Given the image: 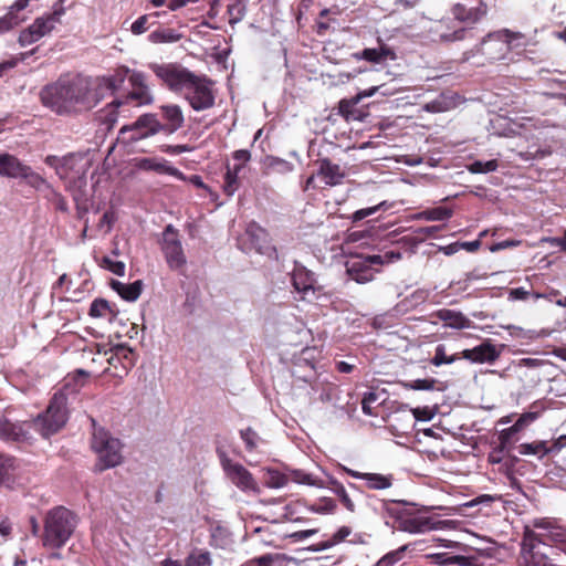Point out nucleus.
<instances>
[{
  "mask_svg": "<svg viewBox=\"0 0 566 566\" xmlns=\"http://www.w3.org/2000/svg\"><path fill=\"white\" fill-rule=\"evenodd\" d=\"M384 263V258L378 254L358 258L348 263L347 272L356 282L366 283L374 279L373 266Z\"/></svg>",
  "mask_w": 566,
  "mask_h": 566,
  "instance_id": "nucleus-17",
  "label": "nucleus"
},
{
  "mask_svg": "<svg viewBox=\"0 0 566 566\" xmlns=\"http://www.w3.org/2000/svg\"><path fill=\"white\" fill-rule=\"evenodd\" d=\"M73 198L76 202V211L78 219H84L91 208H93V195L95 184H87L86 179H72L70 185Z\"/></svg>",
  "mask_w": 566,
  "mask_h": 566,
  "instance_id": "nucleus-18",
  "label": "nucleus"
},
{
  "mask_svg": "<svg viewBox=\"0 0 566 566\" xmlns=\"http://www.w3.org/2000/svg\"><path fill=\"white\" fill-rule=\"evenodd\" d=\"M441 545L454 552L428 554L426 557L436 565L483 566L481 555L471 546L450 539H438Z\"/></svg>",
  "mask_w": 566,
  "mask_h": 566,
  "instance_id": "nucleus-5",
  "label": "nucleus"
},
{
  "mask_svg": "<svg viewBox=\"0 0 566 566\" xmlns=\"http://www.w3.org/2000/svg\"><path fill=\"white\" fill-rule=\"evenodd\" d=\"M161 249L166 261L171 269H180L186 264V255L177 230L167 226L163 232Z\"/></svg>",
  "mask_w": 566,
  "mask_h": 566,
  "instance_id": "nucleus-16",
  "label": "nucleus"
},
{
  "mask_svg": "<svg viewBox=\"0 0 566 566\" xmlns=\"http://www.w3.org/2000/svg\"><path fill=\"white\" fill-rule=\"evenodd\" d=\"M492 39L501 42L504 46V49H501L504 51V53L499 56H492L494 60L504 57L505 53L509 51L525 48L531 44V40L525 34L521 32H514L509 29H502L493 34H489L488 39L483 41V45H485Z\"/></svg>",
  "mask_w": 566,
  "mask_h": 566,
  "instance_id": "nucleus-19",
  "label": "nucleus"
},
{
  "mask_svg": "<svg viewBox=\"0 0 566 566\" xmlns=\"http://www.w3.org/2000/svg\"><path fill=\"white\" fill-rule=\"evenodd\" d=\"M410 412L412 413V418H410L408 428L413 427V420L430 421L434 416V411L429 407L411 408Z\"/></svg>",
  "mask_w": 566,
  "mask_h": 566,
  "instance_id": "nucleus-46",
  "label": "nucleus"
},
{
  "mask_svg": "<svg viewBox=\"0 0 566 566\" xmlns=\"http://www.w3.org/2000/svg\"><path fill=\"white\" fill-rule=\"evenodd\" d=\"M115 221V213L113 211H106L97 223V229L104 231V233H109Z\"/></svg>",
  "mask_w": 566,
  "mask_h": 566,
  "instance_id": "nucleus-54",
  "label": "nucleus"
},
{
  "mask_svg": "<svg viewBox=\"0 0 566 566\" xmlns=\"http://www.w3.org/2000/svg\"><path fill=\"white\" fill-rule=\"evenodd\" d=\"M221 465L226 472L227 478L243 493L259 495L261 488L252 473L245 469L241 463L234 462L231 459L221 458Z\"/></svg>",
  "mask_w": 566,
  "mask_h": 566,
  "instance_id": "nucleus-11",
  "label": "nucleus"
},
{
  "mask_svg": "<svg viewBox=\"0 0 566 566\" xmlns=\"http://www.w3.org/2000/svg\"><path fill=\"white\" fill-rule=\"evenodd\" d=\"M159 17V13L156 12L154 14H144L139 17L133 24L130 25V31L135 35H139L145 33L153 24L156 23V18Z\"/></svg>",
  "mask_w": 566,
  "mask_h": 566,
  "instance_id": "nucleus-41",
  "label": "nucleus"
},
{
  "mask_svg": "<svg viewBox=\"0 0 566 566\" xmlns=\"http://www.w3.org/2000/svg\"><path fill=\"white\" fill-rule=\"evenodd\" d=\"M389 50L385 46L374 48V49H365L361 52H357L354 54L356 59H364L371 63H380L386 60Z\"/></svg>",
  "mask_w": 566,
  "mask_h": 566,
  "instance_id": "nucleus-39",
  "label": "nucleus"
},
{
  "mask_svg": "<svg viewBox=\"0 0 566 566\" xmlns=\"http://www.w3.org/2000/svg\"><path fill=\"white\" fill-rule=\"evenodd\" d=\"M287 475L291 480L300 484L317 488L323 486L322 480H319L317 476H314L313 474L304 472L303 470L290 469Z\"/></svg>",
  "mask_w": 566,
  "mask_h": 566,
  "instance_id": "nucleus-38",
  "label": "nucleus"
},
{
  "mask_svg": "<svg viewBox=\"0 0 566 566\" xmlns=\"http://www.w3.org/2000/svg\"><path fill=\"white\" fill-rule=\"evenodd\" d=\"M45 163L54 168L59 177H84L90 166L86 158L73 154L64 157L48 156Z\"/></svg>",
  "mask_w": 566,
  "mask_h": 566,
  "instance_id": "nucleus-14",
  "label": "nucleus"
},
{
  "mask_svg": "<svg viewBox=\"0 0 566 566\" xmlns=\"http://www.w3.org/2000/svg\"><path fill=\"white\" fill-rule=\"evenodd\" d=\"M444 319H450L449 325L454 328H467L470 326V319L461 313L447 311Z\"/></svg>",
  "mask_w": 566,
  "mask_h": 566,
  "instance_id": "nucleus-49",
  "label": "nucleus"
},
{
  "mask_svg": "<svg viewBox=\"0 0 566 566\" xmlns=\"http://www.w3.org/2000/svg\"><path fill=\"white\" fill-rule=\"evenodd\" d=\"M461 357L475 364L494 363L500 357V352L489 340L461 352Z\"/></svg>",
  "mask_w": 566,
  "mask_h": 566,
  "instance_id": "nucleus-23",
  "label": "nucleus"
},
{
  "mask_svg": "<svg viewBox=\"0 0 566 566\" xmlns=\"http://www.w3.org/2000/svg\"><path fill=\"white\" fill-rule=\"evenodd\" d=\"M128 82L132 86L130 92L123 97L127 104L135 101L138 106L150 105L155 101L154 93L147 82V76L139 71L128 69L127 75Z\"/></svg>",
  "mask_w": 566,
  "mask_h": 566,
  "instance_id": "nucleus-15",
  "label": "nucleus"
},
{
  "mask_svg": "<svg viewBox=\"0 0 566 566\" xmlns=\"http://www.w3.org/2000/svg\"><path fill=\"white\" fill-rule=\"evenodd\" d=\"M161 112V132L171 135L184 127L185 116L177 104H164L159 106Z\"/></svg>",
  "mask_w": 566,
  "mask_h": 566,
  "instance_id": "nucleus-21",
  "label": "nucleus"
},
{
  "mask_svg": "<svg viewBox=\"0 0 566 566\" xmlns=\"http://www.w3.org/2000/svg\"><path fill=\"white\" fill-rule=\"evenodd\" d=\"M499 163L496 159L474 160L468 165V169L472 174H488L496 170Z\"/></svg>",
  "mask_w": 566,
  "mask_h": 566,
  "instance_id": "nucleus-43",
  "label": "nucleus"
},
{
  "mask_svg": "<svg viewBox=\"0 0 566 566\" xmlns=\"http://www.w3.org/2000/svg\"><path fill=\"white\" fill-rule=\"evenodd\" d=\"M451 22V19H442L436 22L430 29V32L433 34L432 39L434 41L439 40L440 42H454L463 40L467 30L464 28L452 30V28L449 25Z\"/></svg>",
  "mask_w": 566,
  "mask_h": 566,
  "instance_id": "nucleus-24",
  "label": "nucleus"
},
{
  "mask_svg": "<svg viewBox=\"0 0 566 566\" xmlns=\"http://www.w3.org/2000/svg\"><path fill=\"white\" fill-rule=\"evenodd\" d=\"M25 20V17L15 13V11L9 9L8 13L0 18V33L7 32L14 27L19 25Z\"/></svg>",
  "mask_w": 566,
  "mask_h": 566,
  "instance_id": "nucleus-42",
  "label": "nucleus"
},
{
  "mask_svg": "<svg viewBox=\"0 0 566 566\" xmlns=\"http://www.w3.org/2000/svg\"><path fill=\"white\" fill-rule=\"evenodd\" d=\"M184 97L196 112L211 108L216 99L213 82L206 76L196 75L184 92Z\"/></svg>",
  "mask_w": 566,
  "mask_h": 566,
  "instance_id": "nucleus-10",
  "label": "nucleus"
},
{
  "mask_svg": "<svg viewBox=\"0 0 566 566\" xmlns=\"http://www.w3.org/2000/svg\"><path fill=\"white\" fill-rule=\"evenodd\" d=\"M181 39V34L174 29H159L148 35V41L154 44L175 43Z\"/></svg>",
  "mask_w": 566,
  "mask_h": 566,
  "instance_id": "nucleus-35",
  "label": "nucleus"
},
{
  "mask_svg": "<svg viewBox=\"0 0 566 566\" xmlns=\"http://www.w3.org/2000/svg\"><path fill=\"white\" fill-rule=\"evenodd\" d=\"M149 69L172 92H184L196 74L176 63H151Z\"/></svg>",
  "mask_w": 566,
  "mask_h": 566,
  "instance_id": "nucleus-9",
  "label": "nucleus"
},
{
  "mask_svg": "<svg viewBox=\"0 0 566 566\" xmlns=\"http://www.w3.org/2000/svg\"><path fill=\"white\" fill-rule=\"evenodd\" d=\"M410 546H411L410 544H406V545H402V546L398 547L395 551H391V555H390L391 565L394 563L402 559L405 552L408 551L410 548Z\"/></svg>",
  "mask_w": 566,
  "mask_h": 566,
  "instance_id": "nucleus-63",
  "label": "nucleus"
},
{
  "mask_svg": "<svg viewBox=\"0 0 566 566\" xmlns=\"http://www.w3.org/2000/svg\"><path fill=\"white\" fill-rule=\"evenodd\" d=\"M395 151L391 153V159L396 163H403L409 166L418 165L422 161V158L419 155L411 154L407 155L401 151L397 145H394Z\"/></svg>",
  "mask_w": 566,
  "mask_h": 566,
  "instance_id": "nucleus-44",
  "label": "nucleus"
},
{
  "mask_svg": "<svg viewBox=\"0 0 566 566\" xmlns=\"http://www.w3.org/2000/svg\"><path fill=\"white\" fill-rule=\"evenodd\" d=\"M391 504L398 505L396 507L391 506L392 530L421 534L453 527V521L441 520L438 515H428L427 510L417 509L413 503L391 499Z\"/></svg>",
  "mask_w": 566,
  "mask_h": 566,
  "instance_id": "nucleus-3",
  "label": "nucleus"
},
{
  "mask_svg": "<svg viewBox=\"0 0 566 566\" xmlns=\"http://www.w3.org/2000/svg\"><path fill=\"white\" fill-rule=\"evenodd\" d=\"M0 175L7 177H29L31 170L22 165L14 156L0 154Z\"/></svg>",
  "mask_w": 566,
  "mask_h": 566,
  "instance_id": "nucleus-25",
  "label": "nucleus"
},
{
  "mask_svg": "<svg viewBox=\"0 0 566 566\" xmlns=\"http://www.w3.org/2000/svg\"><path fill=\"white\" fill-rule=\"evenodd\" d=\"M136 166L146 172L177 176V170L164 159L142 158L136 160Z\"/></svg>",
  "mask_w": 566,
  "mask_h": 566,
  "instance_id": "nucleus-29",
  "label": "nucleus"
},
{
  "mask_svg": "<svg viewBox=\"0 0 566 566\" xmlns=\"http://www.w3.org/2000/svg\"><path fill=\"white\" fill-rule=\"evenodd\" d=\"M566 527L557 518L536 517L523 528L521 557L525 566H566Z\"/></svg>",
  "mask_w": 566,
  "mask_h": 566,
  "instance_id": "nucleus-2",
  "label": "nucleus"
},
{
  "mask_svg": "<svg viewBox=\"0 0 566 566\" xmlns=\"http://www.w3.org/2000/svg\"><path fill=\"white\" fill-rule=\"evenodd\" d=\"M264 472H265L264 483L268 488L280 489V488L285 486L290 481V478L287 474L281 473L280 471H277L275 469L268 468L264 470Z\"/></svg>",
  "mask_w": 566,
  "mask_h": 566,
  "instance_id": "nucleus-36",
  "label": "nucleus"
},
{
  "mask_svg": "<svg viewBox=\"0 0 566 566\" xmlns=\"http://www.w3.org/2000/svg\"><path fill=\"white\" fill-rule=\"evenodd\" d=\"M481 247L480 240H474L470 242H460V249H463L468 252L474 253L476 252Z\"/></svg>",
  "mask_w": 566,
  "mask_h": 566,
  "instance_id": "nucleus-64",
  "label": "nucleus"
},
{
  "mask_svg": "<svg viewBox=\"0 0 566 566\" xmlns=\"http://www.w3.org/2000/svg\"><path fill=\"white\" fill-rule=\"evenodd\" d=\"M92 448L98 457L95 469L99 472L117 467L123 461L119 440L111 437L104 429L94 430Z\"/></svg>",
  "mask_w": 566,
  "mask_h": 566,
  "instance_id": "nucleus-7",
  "label": "nucleus"
},
{
  "mask_svg": "<svg viewBox=\"0 0 566 566\" xmlns=\"http://www.w3.org/2000/svg\"><path fill=\"white\" fill-rule=\"evenodd\" d=\"M378 90L379 86H373L368 90L358 93L356 96L349 99H342L338 103L339 113L347 120H363L366 116V113L361 109H358L357 105L363 98L373 96Z\"/></svg>",
  "mask_w": 566,
  "mask_h": 566,
  "instance_id": "nucleus-20",
  "label": "nucleus"
},
{
  "mask_svg": "<svg viewBox=\"0 0 566 566\" xmlns=\"http://www.w3.org/2000/svg\"><path fill=\"white\" fill-rule=\"evenodd\" d=\"M211 557L209 552H197L189 555L186 566H210Z\"/></svg>",
  "mask_w": 566,
  "mask_h": 566,
  "instance_id": "nucleus-48",
  "label": "nucleus"
},
{
  "mask_svg": "<svg viewBox=\"0 0 566 566\" xmlns=\"http://www.w3.org/2000/svg\"><path fill=\"white\" fill-rule=\"evenodd\" d=\"M90 375L91 371H87L85 369L75 370L74 374H70L65 378L64 388H70L73 392H76L86 384V379L90 377Z\"/></svg>",
  "mask_w": 566,
  "mask_h": 566,
  "instance_id": "nucleus-40",
  "label": "nucleus"
},
{
  "mask_svg": "<svg viewBox=\"0 0 566 566\" xmlns=\"http://www.w3.org/2000/svg\"><path fill=\"white\" fill-rule=\"evenodd\" d=\"M13 468V460L0 454V484L9 479Z\"/></svg>",
  "mask_w": 566,
  "mask_h": 566,
  "instance_id": "nucleus-53",
  "label": "nucleus"
},
{
  "mask_svg": "<svg viewBox=\"0 0 566 566\" xmlns=\"http://www.w3.org/2000/svg\"><path fill=\"white\" fill-rule=\"evenodd\" d=\"M222 187L227 196H232L239 189V179H226Z\"/></svg>",
  "mask_w": 566,
  "mask_h": 566,
  "instance_id": "nucleus-59",
  "label": "nucleus"
},
{
  "mask_svg": "<svg viewBox=\"0 0 566 566\" xmlns=\"http://www.w3.org/2000/svg\"><path fill=\"white\" fill-rule=\"evenodd\" d=\"M23 423H13L6 418H0V438L8 441H24L29 438V430Z\"/></svg>",
  "mask_w": 566,
  "mask_h": 566,
  "instance_id": "nucleus-27",
  "label": "nucleus"
},
{
  "mask_svg": "<svg viewBox=\"0 0 566 566\" xmlns=\"http://www.w3.org/2000/svg\"><path fill=\"white\" fill-rule=\"evenodd\" d=\"M566 447V436H560L549 447L546 441H534L531 443H521L518 453L523 455H537L539 459L549 453H557Z\"/></svg>",
  "mask_w": 566,
  "mask_h": 566,
  "instance_id": "nucleus-22",
  "label": "nucleus"
},
{
  "mask_svg": "<svg viewBox=\"0 0 566 566\" xmlns=\"http://www.w3.org/2000/svg\"><path fill=\"white\" fill-rule=\"evenodd\" d=\"M405 388L416 389V390H432L437 380L433 378L428 379H417L411 382H400Z\"/></svg>",
  "mask_w": 566,
  "mask_h": 566,
  "instance_id": "nucleus-50",
  "label": "nucleus"
},
{
  "mask_svg": "<svg viewBox=\"0 0 566 566\" xmlns=\"http://www.w3.org/2000/svg\"><path fill=\"white\" fill-rule=\"evenodd\" d=\"M546 409V406L544 401L537 400L534 401L530 406V410L522 413L518 419L516 420L515 428H517L520 431L523 430L525 427H527L530 423L534 422L542 412Z\"/></svg>",
  "mask_w": 566,
  "mask_h": 566,
  "instance_id": "nucleus-32",
  "label": "nucleus"
},
{
  "mask_svg": "<svg viewBox=\"0 0 566 566\" xmlns=\"http://www.w3.org/2000/svg\"><path fill=\"white\" fill-rule=\"evenodd\" d=\"M241 438L245 442L247 449L254 450L258 447L259 437L255 431L248 428L241 431Z\"/></svg>",
  "mask_w": 566,
  "mask_h": 566,
  "instance_id": "nucleus-55",
  "label": "nucleus"
},
{
  "mask_svg": "<svg viewBox=\"0 0 566 566\" xmlns=\"http://www.w3.org/2000/svg\"><path fill=\"white\" fill-rule=\"evenodd\" d=\"M161 133V122L156 114L140 115L133 124L119 129L118 139L125 144H135Z\"/></svg>",
  "mask_w": 566,
  "mask_h": 566,
  "instance_id": "nucleus-8",
  "label": "nucleus"
},
{
  "mask_svg": "<svg viewBox=\"0 0 566 566\" xmlns=\"http://www.w3.org/2000/svg\"><path fill=\"white\" fill-rule=\"evenodd\" d=\"M460 358H462L461 357V353L452 355V356H447L446 355L444 346L443 345H438L436 347V353H434L433 358L431 359V363L434 366H440L442 364H452V363H454L455 360H458Z\"/></svg>",
  "mask_w": 566,
  "mask_h": 566,
  "instance_id": "nucleus-45",
  "label": "nucleus"
},
{
  "mask_svg": "<svg viewBox=\"0 0 566 566\" xmlns=\"http://www.w3.org/2000/svg\"><path fill=\"white\" fill-rule=\"evenodd\" d=\"M66 396L63 391L56 392L51 399L44 413L39 415L34 424L40 433L48 438L61 430L69 417Z\"/></svg>",
  "mask_w": 566,
  "mask_h": 566,
  "instance_id": "nucleus-6",
  "label": "nucleus"
},
{
  "mask_svg": "<svg viewBox=\"0 0 566 566\" xmlns=\"http://www.w3.org/2000/svg\"><path fill=\"white\" fill-rule=\"evenodd\" d=\"M128 67H118L113 75L96 78L60 77L41 90L42 104L57 115H75L97 106L106 95L124 83Z\"/></svg>",
  "mask_w": 566,
  "mask_h": 566,
  "instance_id": "nucleus-1",
  "label": "nucleus"
},
{
  "mask_svg": "<svg viewBox=\"0 0 566 566\" xmlns=\"http://www.w3.org/2000/svg\"><path fill=\"white\" fill-rule=\"evenodd\" d=\"M387 400L386 392L370 391L363 400V410L367 415H378V408H380Z\"/></svg>",
  "mask_w": 566,
  "mask_h": 566,
  "instance_id": "nucleus-34",
  "label": "nucleus"
},
{
  "mask_svg": "<svg viewBox=\"0 0 566 566\" xmlns=\"http://www.w3.org/2000/svg\"><path fill=\"white\" fill-rule=\"evenodd\" d=\"M63 13L64 10L60 9L46 17L35 19L29 28L20 33L18 40L19 44L21 46H28L49 34L54 29L55 24L60 22V18Z\"/></svg>",
  "mask_w": 566,
  "mask_h": 566,
  "instance_id": "nucleus-13",
  "label": "nucleus"
},
{
  "mask_svg": "<svg viewBox=\"0 0 566 566\" xmlns=\"http://www.w3.org/2000/svg\"><path fill=\"white\" fill-rule=\"evenodd\" d=\"M350 534V528L347 526L340 527L329 541L321 544L322 549L332 547L333 545L344 541Z\"/></svg>",
  "mask_w": 566,
  "mask_h": 566,
  "instance_id": "nucleus-52",
  "label": "nucleus"
},
{
  "mask_svg": "<svg viewBox=\"0 0 566 566\" xmlns=\"http://www.w3.org/2000/svg\"><path fill=\"white\" fill-rule=\"evenodd\" d=\"M112 353H115V356L124 359H128L132 355L133 350L124 345H117L111 349Z\"/></svg>",
  "mask_w": 566,
  "mask_h": 566,
  "instance_id": "nucleus-60",
  "label": "nucleus"
},
{
  "mask_svg": "<svg viewBox=\"0 0 566 566\" xmlns=\"http://www.w3.org/2000/svg\"><path fill=\"white\" fill-rule=\"evenodd\" d=\"M104 263L107 265L108 270L115 273L116 275H124L125 264L120 261H112L109 258H104Z\"/></svg>",
  "mask_w": 566,
  "mask_h": 566,
  "instance_id": "nucleus-58",
  "label": "nucleus"
},
{
  "mask_svg": "<svg viewBox=\"0 0 566 566\" xmlns=\"http://www.w3.org/2000/svg\"><path fill=\"white\" fill-rule=\"evenodd\" d=\"M128 104L123 98L114 99L104 109L99 112V119L111 129L118 120L120 116H126L125 107Z\"/></svg>",
  "mask_w": 566,
  "mask_h": 566,
  "instance_id": "nucleus-28",
  "label": "nucleus"
},
{
  "mask_svg": "<svg viewBox=\"0 0 566 566\" xmlns=\"http://www.w3.org/2000/svg\"><path fill=\"white\" fill-rule=\"evenodd\" d=\"M453 216V209L444 206L428 208L417 214L418 219L428 221H447Z\"/></svg>",
  "mask_w": 566,
  "mask_h": 566,
  "instance_id": "nucleus-33",
  "label": "nucleus"
},
{
  "mask_svg": "<svg viewBox=\"0 0 566 566\" xmlns=\"http://www.w3.org/2000/svg\"><path fill=\"white\" fill-rule=\"evenodd\" d=\"M143 282L140 280L135 281L133 283L126 284L119 281H113L112 287L126 301L134 302L136 301L142 291H143Z\"/></svg>",
  "mask_w": 566,
  "mask_h": 566,
  "instance_id": "nucleus-31",
  "label": "nucleus"
},
{
  "mask_svg": "<svg viewBox=\"0 0 566 566\" xmlns=\"http://www.w3.org/2000/svg\"><path fill=\"white\" fill-rule=\"evenodd\" d=\"M458 95L451 93H441L433 101L423 105L422 109L430 113H443L457 106Z\"/></svg>",
  "mask_w": 566,
  "mask_h": 566,
  "instance_id": "nucleus-30",
  "label": "nucleus"
},
{
  "mask_svg": "<svg viewBox=\"0 0 566 566\" xmlns=\"http://www.w3.org/2000/svg\"><path fill=\"white\" fill-rule=\"evenodd\" d=\"M451 11L455 20L474 24L486 14V6L481 3L476 8H467L462 3H455Z\"/></svg>",
  "mask_w": 566,
  "mask_h": 566,
  "instance_id": "nucleus-26",
  "label": "nucleus"
},
{
  "mask_svg": "<svg viewBox=\"0 0 566 566\" xmlns=\"http://www.w3.org/2000/svg\"><path fill=\"white\" fill-rule=\"evenodd\" d=\"M559 295H560V292L558 290L552 289L545 294H536V297H543L549 302L555 303L558 306L566 307V297L560 298Z\"/></svg>",
  "mask_w": 566,
  "mask_h": 566,
  "instance_id": "nucleus-57",
  "label": "nucleus"
},
{
  "mask_svg": "<svg viewBox=\"0 0 566 566\" xmlns=\"http://www.w3.org/2000/svg\"><path fill=\"white\" fill-rule=\"evenodd\" d=\"M520 430L515 428V424L512 427L504 429L499 434L500 440V452H504V450L507 448L509 444L512 443L513 436L517 433Z\"/></svg>",
  "mask_w": 566,
  "mask_h": 566,
  "instance_id": "nucleus-51",
  "label": "nucleus"
},
{
  "mask_svg": "<svg viewBox=\"0 0 566 566\" xmlns=\"http://www.w3.org/2000/svg\"><path fill=\"white\" fill-rule=\"evenodd\" d=\"M378 208H379V206L357 210V211L353 214V220H354V221L363 220V219H365V218H367V217L371 216V214H373V213H374Z\"/></svg>",
  "mask_w": 566,
  "mask_h": 566,
  "instance_id": "nucleus-61",
  "label": "nucleus"
},
{
  "mask_svg": "<svg viewBox=\"0 0 566 566\" xmlns=\"http://www.w3.org/2000/svg\"><path fill=\"white\" fill-rule=\"evenodd\" d=\"M366 480L368 488L374 490H382L389 485L388 479L385 475L377 473H366L363 475Z\"/></svg>",
  "mask_w": 566,
  "mask_h": 566,
  "instance_id": "nucleus-47",
  "label": "nucleus"
},
{
  "mask_svg": "<svg viewBox=\"0 0 566 566\" xmlns=\"http://www.w3.org/2000/svg\"><path fill=\"white\" fill-rule=\"evenodd\" d=\"M238 244L245 252L255 250L268 256L275 254V248L271 244L269 233L255 222L248 224L244 234L238 239Z\"/></svg>",
  "mask_w": 566,
  "mask_h": 566,
  "instance_id": "nucleus-12",
  "label": "nucleus"
},
{
  "mask_svg": "<svg viewBox=\"0 0 566 566\" xmlns=\"http://www.w3.org/2000/svg\"><path fill=\"white\" fill-rule=\"evenodd\" d=\"M108 310V303L105 300H95L90 308V314L94 317H102Z\"/></svg>",
  "mask_w": 566,
  "mask_h": 566,
  "instance_id": "nucleus-56",
  "label": "nucleus"
},
{
  "mask_svg": "<svg viewBox=\"0 0 566 566\" xmlns=\"http://www.w3.org/2000/svg\"><path fill=\"white\" fill-rule=\"evenodd\" d=\"M76 525L73 513L64 507L52 510L45 520L43 545L59 548L72 535Z\"/></svg>",
  "mask_w": 566,
  "mask_h": 566,
  "instance_id": "nucleus-4",
  "label": "nucleus"
},
{
  "mask_svg": "<svg viewBox=\"0 0 566 566\" xmlns=\"http://www.w3.org/2000/svg\"><path fill=\"white\" fill-rule=\"evenodd\" d=\"M313 4V0H301L297 12H296V21L300 23L303 14L310 10Z\"/></svg>",
  "mask_w": 566,
  "mask_h": 566,
  "instance_id": "nucleus-62",
  "label": "nucleus"
},
{
  "mask_svg": "<svg viewBox=\"0 0 566 566\" xmlns=\"http://www.w3.org/2000/svg\"><path fill=\"white\" fill-rule=\"evenodd\" d=\"M250 160V153L248 150H237L233 155L232 163L228 165V172L226 177H237L242 172L243 166Z\"/></svg>",
  "mask_w": 566,
  "mask_h": 566,
  "instance_id": "nucleus-37",
  "label": "nucleus"
}]
</instances>
